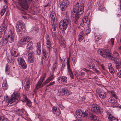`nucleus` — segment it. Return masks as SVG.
I'll list each match as a JSON object with an SVG mask.
<instances>
[{
    "label": "nucleus",
    "instance_id": "obj_1",
    "mask_svg": "<svg viewBox=\"0 0 121 121\" xmlns=\"http://www.w3.org/2000/svg\"><path fill=\"white\" fill-rule=\"evenodd\" d=\"M79 5V3L78 2L75 4L72 13L79 16L82 15L83 13L84 3L82 2H81L80 6Z\"/></svg>",
    "mask_w": 121,
    "mask_h": 121
},
{
    "label": "nucleus",
    "instance_id": "obj_2",
    "mask_svg": "<svg viewBox=\"0 0 121 121\" xmlns=\"http://www.w3.org/2000/svg\"><path fill=\"white\" fill-rule=\"evenodd\" d=\"M97 52L98 54L104 58H109L112 60H115V58L112 56L111 53H110L108 49H99L97 51Z\"/></svg>",
    "mask_w": 121,
    "mask_h": 121
},
{
    "label": "nucleus",
    "instance_id": "obj_3",
    "mask_svg": "<svg viewBox=\"0 0 121 121\" xmlns=\"http://www.w3.org/2000/svg\"><path fill=\"white\" fill-rule=\"evenodd\" d=\"M69 21L70 19L68 17L61 20L59 24V27L60 29L62 31L65 30L68 26Z\"/></svg>",
    "mask_w": 121,
    "mask_h": 121
},
{
    "label": "nucleus",
    "instance_id": "obj_4",
    "mask_svg": "<svg viewBox=\"0 0 121 121\" xmlns=\"http://www.w3.org/2000/svg\"><path fill=\"white\" fill-rule=\"evenodd\" d=\"M24 24L23 22L21 20L17 22L16 26V30L19 34H22V30L24 26Z\"/></svg>",
    "mask_w": 121,
    "mask_h": 121
},
{
    "label": "nucleus",
    "instance_id": "obj_5",
    "mask_svg": "<svg viewBox=\"0 0 121 121\" xmlns=\"http://www.w3.org/2000/svg\"><path fill=\"white\" fill-rule=\"evenodd\" d=\"M8 35L7 38L8 41L11 43L13 42L15 34L13 29H10L8 31Z\"/></svg>",
    "mask_w": 121,
    "mask_h": 121
},
{
    "label": "nucleus",
    "instance_id": "obj_6",
    "mask_svg": "<svg viewBox=\"0 0 121 121\" xmlns=\"http://www.w3.org/2000/svg\"><path fill=\"white\" fill-rule=\"evenodd\" d=\"M75 113L77 116H81L82 117H85L88 115V111L87 110H86L84 112L82 110L79 109L76 111Z\"/></svg>",
    "mask_w": 121,
    "mask_h": 121
},
{
    "label": "nucleus",
    "instance_id": "obj_7",
    "mask_svg": "<svg viewBox=\"0 0 121 121\" xmlns=\"http://www.w3.org/2000/svg\"><path fill=\"white\" fill-rule=\"evenodd\" d=\"M17 61L18 64L22 67V69H25L27 67V65L23 58L18 57L17 58Z\"/></svg>",
    "mask_w": 121,
    "mask_h": 121
},
{
    "label": "nucleus",
    "instance_id": "obj_8",
    "mask_svg": "<svg viewBox=\"0 0 121 121\" xmlns=\"http://www.w3.org/2000/svg\"><path fill=\"white\" fill-rule=\"evenodd\" d=\"M14 97H12L8 101L9 103L12 104L15 102L16 100H18L20 99V94L19 93H14Z\"/></svg>",
    "mask_w": 121,
    "mask_h": 121
},
{
    "label": "nucleus",
    "instance_id": "obj_9",
    "mask_svg": "<svg viewBox=\"0 0 121 121\" xmlns=\"http://www.w3.org/2000/svg\"><path fill=\"white\" fill-rule=\"evenodd\" d=\"M30 38L28 36H26L23 38L19 41L18 43L20 45L26 44L30 41Z\"/></svg>",
    "mask_w": 121,
    "mask_h": 121
},
{
    "label": "nucleus",
    "instance_id": "obj_10",
    "mask_svg": "<svg viewBox=\"0 0 121 121\" xmlns=\"http://www.w3.org/2000/svg\"><path fill=\"white\" fill-rule=\"evenodd\" d=\"M18 3L23 9H26L28 8V5L26 0H17Z\"/></svg>",
    "mask_w": 121,
    "mask_h": 121
},
{
    "label": "nucleus",
    "instance_id": "obj_11",
    "mask_svg": "<svg viewBox=\"0 0 121 121\" xmlns=\"http://www.w3.org/2000/svg\"><path fill=\"white\" fill-rule=\"evenodd\" d=\"M46 75V73H44V74L42 75V77L39 80L37 85L36 86L35 88H36L39 89L41 87H42V85H41V84L43 81Z\"/></svg>",
    "mask_w": 121,
    "mask_h": 121
},
{
    "label": "nucleus",
    "instance_id": "obj_12",
    "mask_svg": "<svg viewBox=\"0 0 121 121\" xmlns=\"http://www.w3.org/2000/svg\"><path fill=\"white\" fill-rule=\"evenodd\" d=\"M96 91L99 94V97L101 98L104 99L105 98L106 94L103 91L98 89L96 90Z\"/></svg>",
    "mask_w": 121,
    "mask_h": 121
},
{
    "label": "nucleus",
    "instance_id": "obj_13",
    "mask_svg": "<svg viewBox=\"0 0 121 121\" xmlns=\"http://www.w3.org/2000/svg\"><path fill=\"white\" fill-rule=\"evenodd\" d=\"M115 60H113L114 62V63L115 65L116 70H119L121 68V62L118 59H117V60L116 59V58H115Z\"/></svg>",
    "mask_w": 121,
    "mask_h": 121
},
{
    "label": "nucleus",
    "instance_id": "obj_14",
    "mask_svg": "<svg viewBox=\"0 0 121 121\" xmlns=\"http://www.w3.org/2000/svg\"><path fill=\"white\" fill-rule=\"evenodd\" d=\"M57 81L60 83H65L67 82V79L66 77H58Z\"/></svg>",
    "mask_w": 121,
    "mask_h": 121
},
{
    "label": "nucleus",
    "instance_id": "obj_15",
    "mask_svg": "<svg viewBox=\"0 0 121 121\" xmlns=\"http://www.w3.org/2000/svg\"><path fill=\"white\" fill-rule=\"evenodd\" d=\"M91 111L95 113H99L100 111L99 108L96 105H93L91 109Z\"/></svg>",
    "mask_w": 121,
    "mask_h": 121
},
{
    "label": "nucleus",
    "instance_id": "obj_16",
    "mask_svg": "<svg viewBox=\"0 0 121 121\" xmlns=\"http://www.w3.org/2000/svg\"><path fill=\"white\" fill-rule=\"evenodd\" d=\"M67 65L69 74L71 78L73 79L74 78V75L70 67V65L69 62H68L67 63Z\"/></svg>",
    "mask_w": 121,
    "mask_h": 121
},
{
    "label": "nucleus",
    "instance_id": "obj_17",
    "mask_svg": "<svg viewBox=\"0 0 121 121\" xmlns=\"http://www.w3.org/2000/svg\"><path fill=\"white\" fill-rule=\"evenodd\" d=\"M28 61L30 63H32L34 62V55L33 52H31L28 53Z\"/></svg>",
    "mask_w": 121,
    "mask_h": 121
},
{
    "label": "nucleus",
    "instance_id": "obj_18",
    "mask_svg": "<svg viewBox=\"0 0 121 121\" xmlns=\"http://www.w3.org/2000/svg\"><path fill=\"white\" fill-rule=\"evenodd\" d=\"M41 44L39 42L37 43L36 46V53L38 55L41 54Z\"/></svg>",
    "mask_w": 121,
    "mask_h": 121
},
{
    "label": "nucleus",
    "instance_id": "obj_19",
    "mask_svg": "<svg viewBox=\"0 0 121 121\" xmlns=\"http://www.w3.org/2000/svg\"><path fill=\"white\" fill-rule=\"evenodd\" d=\"M7 24L4 21L1 25L0 27V30L3 31H6L7 27Z\"/></svg>",
    "mask_w": 121,
    "mask_h": 121
},
{
    "label": "nucleus",
    "instance_id": "obj_20",
    "mask_svg": "<svg viewBox=\"0 0 121 121\" xmlns=\"http://www.w3.org/2000/svg\"><path fill=\"white\" fill-rule=\"evenodd\" d=\"M47 46L48 48L50 47L51 45V41L50 39L49 35H46Z\"/></svg>",
    "mask_w": 121,
    "mask_h": 121
},
{
    "label": "nucleus",
    "instance_id": "obj_21",
    "mask_svg": "<svg viewBox=\"0 0 121 121\" xmlns=\"http://www.w3.org/2000/svg\"><path fill=\"white\" fill-rule=\"evenodd\" d=\"M71 16L73 18H74L73 19L74 20V23L76 24H77L79 18V16L76 15V14L74 13H72Z\"/></svg>",
    "mask_w": 121,
    "mask_h": 121
},
{
    "label": "nucleus",
    "instance_id": "obj_22",
    "mask_svg": "<svg viewBox=\"0 0 121 121\" xmlns=\"http://www.w3.org/2000/svg\"><path fill=\"white\" fill-rule=\"evenodd\" d=\"M33 43L32 42H30L28 44H27V50L26 51L28 52H29L30 50H32L33 49Z\"/></svg>",
    "mask_w": 121,
    "mask_h": 121
},
{
    "label": "nucleus",
    "instance_id": "obj_23",
    "mask_svg": "<svg viewBox=\"0 0 121 121\" xmlns=\"http://www.w3.org/2000/svg\"><path fill=\"white\" fill-rule=\"evenodd\" d=\"M43 58L45 60H47L48 58V54L47 51L45 50H43Z\"/></svg>",
    "mask_w": 121,
    "mask_h": 121
},
{
    "label": "nucleus",
    "instance_id": "obj_24",
    "mask_svg": "<svg viewBox=\"0 0 121 121\" xmlns=\"http://www.w3.org/2000/svg\"><path fill=\"white\" fill-rule=\"evenodd\" d=\"M7 62L9 63H13L15 60V59L12 57V56H8L7 57Z\"/></svg>",
    "mask_w": 121,
    "mask_h": 121
},
{
    "label": "nucleus",
    "instance_id": "obj_25",
    "mask_svg": "<svg viewBox=\"0 0 121 121\" xmlns=\"http://www.w3.org/2000/svg\"><path fill=\"white\" fill-rule=\"evenodd\" d=\"M108 119L109 121H117V119L112 116L111 114H108Z\"/></svg>",
    "mask_w": 121,
    "mask_h": 121
},
{
    "label": "nucleus",
    "instance_id": "obj_26",
    "mask_svg": "<svg viewBox=\"0 0 121 121\" xmlns=\"http://www.w3.org/2000/svg\"><path fill=\"white\" fill-rule=\"evenodd\" d=\"M10 52L11 56L15 57H17L20 55L19 52L13 50L11 51Z\"/></svg>",
    "mask_w": 121,
    "mask_h": 121
},
{
    "label": "nucleus",
    "instance_id": "obj_27",
    "mask_svg": "<svg viewBox=\"0 0 121 121\" xmlns=\"http://www.w3.org/2000/svg\"><path fill=\"white\" fill-rule=\"evenodd\" d=\"M84 33L83 31H81L80 33L78 36V41L80 42L82 41L84 38Z\"/></svg>",
    "mask_w": 121,
    "mask_h": 121
},
{
    "label": "nucleus",
    "instance_id": "obj_28",
    "mask_svg": "<svg viewBox=\"0 0 121 121\" xmlns=\"http://www.w3.org/2000/svg\"><path fill=\"white\" fill-rule=\"evenodd\" d=\"M53 112L55 114H56L57 115H59L60 113V110L59 109H57V108L54 107L53 108Z\"/></svg>",
    "mask_w": 121,
    "mask_h": 121
},
{
    "label": "nucleus",
    "instance_id": "obj_29",
    "mask_svg": "<svg viewBox=\"0 0 121 121\" xmlns=\"http://www.w3.org/2000/svg\"><path fill=\"white\" fill-rule=\"evenodd\" d=\"M50 16L51 18V22H55V19L56 18V14L54 13H51L50 15Z\"/></svg>",
    "mask_w": 121,
    "mask_h": 121
},
{
    "label": "nucleus",
    "instance_id": "obj_30",
    "mask_svg": "<svg viewBox=\"0 0 121 121\" xmlns=\"http://www.w3.org/2000/svg\"><path fill=\"white\" fill-rule=\"evenodd\" d=\"M7 81L6 80L3 81L2 84V87L3 88L4 90H6L7 88Z\"/></svg>",
    "mask_w": 121,
    "mask_h": 121
},
{
    "label": "nucleus",
    "instance_id": "obj_31",
    "mask_svg": "<svg viewBox=\"0 0 121 121\" xmlns=\"http://www.w3.org/2000/svg\"><path fill=\"white\" fill-rule=\"evenodd\" d=\"M25 101L27 105L29 107H31L32 105L31 102L30 100H29L26 97H25Z\"/></svg>",
    "mask_w": 121,
    "mask_h": 121
},
{
    "label": "nucleus",
    "instance_id": "obj_32",
    "mask_svg": "<svg viewBox=\"0 0 121 121\" xmlns=\"http://www.w3.org/2000/svg\"><path fill=\"white\" fill-rule=\"evenodd\" d=\"M90 24V20H89V22L88 23L87 25V27L88 28L86 29V34H88L89 33L91 30L90 27L89 26Z\"/></svg>",
    "mask_w": 121,
    "mask_h": 121
},
{
    "label": "nucleus",
    "instance_id": "obj_33",
    "mask_svg": "<svg viewBox=\"0 0 121 121\" xmlns=\"http://www.w3.org/2000/svg\"><path fill=\"white\" fill-rule=\"evenodd\" d=\"M89 114V117L91 120L95 121L97 119V117L95 115L90 113Z\"/></svg>",
    "mask_w": 121,
    "mask_h": 121
},
{
    "label": "nucleus",
    "instance_id": "obj_34",
    "mask_svg": "<svg viewBox=\"0 0 121 121\" xmlns=\"http://www.w3.org/2000/svg\"><path fill=\"white\" fill-rule=\"evenodd\" d=\"M90 20V18H89L87 16H86L84 17L82 19V22H83V23H86L87 21H88V23L89 22V20Z\"/></svg>",
    "mask_w": 121,
    "mask_h": 121
},
{
    "label": "nucleus",
    "instance_id": "obj_35",
    "mask_svg": "<svg viewBox=\"0 0 121 121\" xmlns=\"http://www.w3.org/2000/svg\"><path fill=\"white\" fill-rule=\"evenodd\" d=\"M60 46L63 48H65L66 46V42L64 40H63L60 41Z\"/></svg>",
    "mask_w": 121,
    "mask_h": 121
},
{
    "label": "nucleus",
    "instance_id": "obj_36",
    "mask_svg": "<svg viewBox=\"0 0 121 121\" xmlns=\"http://www.w3.org/2000/svg\"><path fill=\"white\" fill-rule=\"evenodd\" d=\"M17 111L18 114L19 115H23L24 114V110L23 109H18Z\"/></svg>",
    "mask_w": 121,
    "mask_h": 121
},
{
    "label": "nucleus",
    "instance_id": "obj_37",
    "mask_svg": "<svg viewBox=\"0 0 121 121\" xmlns=\"http://www.w3.org/2000/svg\"><path fill=\"white\" fill-rule=\"evenodd\" d=\"M51 23L52 26V28L53 30L54 31H55L57 27V24L55 22H52Z\"/></svg>",
    "mask_w": 121,
    "mask_h": 121
},
{
    "label": "nucleus",
    "instance_id": "obj_38",
    "mask_svg": "<svg viewBox=\"0 0 121 121\" xmlns=\"http://www.w3.org/2000/svg\"><path fill=\"white\" fill-rule=\"evenodd\" d=\"M6 73L8 74H9L10 73V70L9 66L8 65H6Z\"/></svg>",
    "mask_w": 121,
    "mask_h": 121
},
{
    "label": "nucleus",
    "instance_id": "obj_39",
    "mask_svg": "<svg viewBox=\"0 0 121 121\" xmlns=\"http://www.w3.org/2000/svg\"><path fill=\"white\" fill-rule=\"evenodd\" d=\"M119 54L117 52H114L113 53V56H112L114 58H116V59L117 60V59H118L119 58Z\"/></svg>",
    "mask_w": 121,
    "mask_h": 121
},
{
    "label": "nucleus",
    "instance_id": "obj_40",
    "mask_svg": "<svg viewBox=\"0 0 121 121\" xmlns=\"http://www.w3.org/2000/svg\"><path fill=\"white\" fill-rule=\"evenodd\" d=\"M0 121H9V120L4 116H1L0 117Z\"/></svg>",
    "mask_w": 121,
    "mask_h": 121
},
{
    "label": "nucleus",
    "instance_id": "obj_41",
    "mask_svg": "<svg viewBox=\"0 0 121 121\" xmlns=\"http://www.w3.org/2000/svg\"><path fill=\"white\" fill-rule=\"evenodd\" d=\"M115 73L117 75L118 77L121 78V70H116Z\"/></svg>",
    "mask_w": 121,
    "mask_h": 121
},
{
    "label": "nucleus",
    "instance_id": "obj_42",
    "mask_svg": "<svg viewBox=\"0 0 121 121\" xmlns=\"http://www.w3.org/2000/svg\"><path fill=\"white\" fill-rule=\"evenodd\" d=\"M114 39L112 38L108 42V43L113 46L114 44Z\"/></svg>",
    "mask_w": 121,
    "mask_h": 121
},
{
    "label": "nucleus",
    "instance_id": "obj_43",
    "mask_svg": "<svg viewBox=\"0 0 121 121\" xmlns=\"http://www.w3.org/2000/svg\"><path fill=\"white\" fill-rule=\"evenodd\" d=\"M62 2L67 7L68 6L70 3L69 1L68 0H64V2Z\"/></svg>",
    "mask_w": 121,
    "mask_h": 121
},
{
    "label": "nucleus",
    "instance_id": "obj_44",
    "mask_svg": "<svg viewBox=\"0 0 121 121\" xmlns=\"http://www.w3.org/2000/svg\"><path fill=\"white\" fill-rule=\"evenodd\" d=\"M93 70L94 71H95L97 73H98L99 72L98 70L94 68L95 65L94 64H90Z\"/></svg>",
    "mask_w": 121,
    "mask_h": 121
},
{
    "label": "nucleus",
    "instance_id": "obj_45",
    "mask_svg": "<svg viewBox=\"0 0 121 121\" xmlns=\"http://www.w3.org/2000/svg\"><path fill=\"white\" fill-rule=\"evenodd\" d=\"M62 93L64 95H68L69 94V92L67 91V90L65 88H63L62 89Z\"/></svg>",
    "mask_w": 121,
    "mask_h": 121
},
{
    "label": "nucleus",
    "instance_id": "obj_46",
    "mask_svg": "<svg viewBox=\"0 0 121 121\" xmlns=\"http://www.w3.org/2000/svg\"><path fill=\"white\" fill-rule=\"evenodd\" d=\"M108 101L109 102L112 103L114 102L115 101V100L113 98H110L108 99Z\"/></svg>",
    "mask_w": 121,
    "mask_h": 121
},
{
    "label": "nucleus",
    "instance_id": "obj_47",
    "mask_svg": "<svg viewBox=\"0 0 121 121\" xmlns=\"http://www.w3.org/2000/svg\"><path fill=\"white\" fill-rule=\"evenodd\" d=\"M30 79H27L26 80V85L25 86H30L29 84H30Z\"/></svg>",
    "mask_w": 121,
    "mask_h": 121
},
{
    "label": "nucleus",
    "instance_id": "obj_48",
    "mask_svg": "<svg viewBox=\"0 0 121 121\" xmlns=\"http://www.w3.org/2000/svg\"><path fill=\"white\" fill-rule=\"evenodd\" d=\"M6 10V9L5 8H4L2 10L0 13L1 15V16H2L4 15Z\"/></svg>",
    "mask_w": 121,
    "mask_h": 121
},
{
    "label": "nucleus",
    "instance_id": "obj_49",
    "mask_svg": "<svg viewBox=\"0 0 121 121\" xmlns=\"http://www.w3.org/2000/svg\"><path fill=\"white\" fill-rule=\"evenodd\" d=\"M50 81L48 79L42 85V87L44 86L45 85L48 83Z\"/></svg>",
    "mask_w": 121,
    "mask_h": 121
},
{
    "label": "nucleus",
    "instance_id": "obj_50",
    "mask_svg": "<svg viewBox=\"0 0 121 121\" xmlns=\"http://www.w3.org/2000/svg\"><path fill=\"white\" fill-rule=\"evenodd\" d=\"M98 9L99 10H100V11H104L106 10L105 8L103 6H99L98 7Z\"/></svg>",
    "mask_w": 121,
    "mask_h": 121
},
{
    "label": "nucleus",
    "instance_id": "obj_51",
    "mask_svg": "<svg viewBox=\"0 0 121 121\" xmlns=\"http://www.w3.org/2000/svg\"><path fill=\"white\" fill-rule=\"evenodd\" d=\"M109 72L110 73H111L112 74H114L115 72V71L112 68L110 69H110H109Z\"/></svg>",
    "mask_w": 121,
    "mask_h": 121
},
{
    "label": "nucleus",
    "instance_id": "obj_52",
    "mask_svg": "<svg viewBox=\"0 0 121 121\" xmlns=\"http://www.w3.org/2000/svg\"><path fill=\"white\" fill-rule=\"evenodd\" d=\"M52 36L54 38L56 39H57L58 37L57 34L55 32L53 33L52 34Z\"/></svg>",
    "mask_w": 121,
    "mask_h": 121
},
{
    "label": "nucleus",
    "instance_id": "obj_53",
    "mask_svg": "<svg viewBox=\"0 0 121 121\" xmlns=\"http://www.w3.org/2000/svg\"><path fill=\"white\" fill-rule=\"evenodd\" d=\"M54 76L53 74L48 79L50 81L52 80L54 78Z\"/></svg>",
    "mask_w": 121,
    "mask_h": 121
},
{
    "label": "nucleus",
    "instance_id": "obj_54",
    "mask_svg": "<svg viewBox=\"0 0 121 121\" xmlns=\"http://www.w3.org/2000/svg\"><path fill=\"white\" fill-rule=\"evenodd\" d=\"M55 81H53L52 82L50 83L48 85H47L46 86V88H47L51 85L54 84H55Z\"/></svg>",
    "mask_w": 121,
    "mask_h": 121
},
{
    "label": "nucleus",
    "instance_id": "obj_55",
    "mask_svg": "<svg viewBox=\"0 0 121 121\" xmlns=\"http://www.w3.org/2000/svg\"><path fill=\"white\" fill-rule=\"evenodd\" d=\"M100 39V38L99 36H95V39L96 41H98Z\"/></svg>",
    "mask_w": 121,
    "mask_h": 121
},
{
    "label": "nucleus",
    "instance_id": "obj_56",
    "mask_svg": "<svg viewBox=\"0 0 121 121\" xmlns=\"http://www.w3.org/2000/svg\"><path fill=\"white\" fill-rule=\"evenodd\" d=\"M108 69H110V68L111 69L113 68L112 64L110 63H108Z\"/></svg>",
    "mask_w": 121,
    "mask_h": 121
},
{
    "label": "nucleus",
    "instance_id": "obj_57",
    "mask_svg": "<svg viewBox=\"0 0 121 121\" xmlns=\"http://www.w3.org/2000/svg\"><path fill=\"white\" fill-rule=\"evenodd\" d=\"M30 87V86H25V90L26 91H27L28 90Z\"/></svg>",
    "mask_w": 121,
    "mask_h": 121
},
{
    "label": "nucleus",
    "instance_id": "obj_58",
    "mask_svg": "<svg viewBox=\"0 0 121 121\" xmlns=\"http://www.w3.org/2000/svg\"><path fill=\"white\" fill-rule=\"evenodd\" d=\"M85 73L83 72H79L78 74V75L81 76L82 75H84Z\"/></svg>",
    "mask_w": 121,
    "mask_h": 121
},
{
    "label": "nucleus",
    "instance_id": "obj_59",
    "mask_svg": "<svg viewBox=\"0 0 121 121\" xmlns=\"http://www.w3.org/2000/svg\"><path fill=\"white\" fill-rule=\"evenodd\" d=\"M80 99L82 100H84L85 99V97L84 96H83L81 97L80 96Z\"/></svg>",
    "mask_w": 121,
    "mask_h": 121
},
{
    "label": "nucleus",
    "instance_id": "obj_60",
    "mask_svg": "<svg viewBox=\"0 0 121 121\" xmlns=\"http://www.w3.org/2000/svg\"><path fill=\"white\" fill-rule=\"evenodd\" d=\"M3 33L2 31H0V39L2 37V35Z\"/></svg>",
    "mask_w": 121,
    "mask_h": 121
},
{
    "label": "nucleus",
    "instance_id": "obj_61",
    "mask_svg": "<svg viewBox=\"0 0 121 121\" xmlns=\"http://www.w3.org/2000/svg\"><path fill=\"white\" fill-rule=\"evenodd\" d=\"M21 12L22 13V14H26V13L24 12L23 10H22L21 11Z\"/></svg>",
    "mask_w": 121,
    "mask_h": 121
},
{
    "label": "nucleus",
    "instance_id": "obj_62",
    "mask_svg": "<svg viewBox=\"0 0 121 121\" xmlns=\"http://www.w3.org/2000/svg\"><path fill=\"white\" fill-rule=\"evenodd\" d=\"M83 23V22L82 23H81L80 24V25L82 26V27H83L84 26V23Z\"/></svg>",
    "mask_w": 121,
    "mask_h": 121
},
{
    "label": "nucleus",
    "instance_id": "obj_63",
    "mask_svg": "<svg viewBox=\"0 0 121 121\" xmlns=\"http://www.w3.org/2000/svg\"><path fill=\"white\" fill-rule=\"evenodd\" d=\"M72 61L73 62H75V57H73V58H72Z\"/></svg>",
    "mask_w": 121,
    "mask_h": 121
},
{
    "label": "nucleus",
    "instance_id": "obj_64",
    "mask_svg": "<svg viewBox=\"0 0 121 121\" xmlns=\"http://www.w3.org/2000/svg\"><path fill=\"white\" fill-rule=\"evenodd\" d=\"M77 73L76 72H75V76L76 77H77L79 76L78 75H77Z\"/></svg>",
    "mask_w": 121,
    "mask_h": 121
}]
</instances>
